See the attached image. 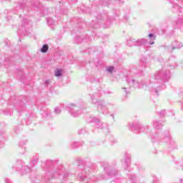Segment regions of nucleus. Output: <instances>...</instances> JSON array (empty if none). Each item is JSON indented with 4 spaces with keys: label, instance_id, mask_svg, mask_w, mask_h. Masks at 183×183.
<instances>
[{
    "label": "nucleus",
    "instance_id": "f257e3e1",
    "mask_svg": "<svg viewBox=\"0 0 183 183\" xmlns=\"http://www.w3.org/2000/svg\"><path fill=\"white\" fill-rule=\"evenodd\" d=\"M169 78H171V72L169 70L163 68L162 70H159L154 74L149 85L144 80L138 81L132 77H127V82L130 86H134V88L144 89L148 86L152 89L151 92L156 94L158 97V92L165 89L164 83L168 82Z\"/></svg>",
    "mask_w": 183,
    "mask_h": 183
},
{
    "label": "nucleus",
    "instance_id": "f03ea898",
    "mask_svg": "<svg viewBox=\"0 0 183 183\" xmlns=\"http://www.w3.org/2000/svg\"><path fill=\"white\" fill-rule=\"evenodd\" d=\"M153 128L155 129V132L151 133L150 137L152 142H164L165 144H169V148L174 149L177 145L175 142L171 139V134L169 130L162 132V127H164V122H159L154 120L153 122Z\"/></svg>",
    "mask_w": 183,
    "mask_h": 183
},
{
    "label": "nucleus",
    "instance_id": "7ed1b4c3",
    "mask_svg": "<svg viewBox=\"0 0 183 183\" xmlns=\"http://www.w3.org/2000/svg\"><path fill=\"white\" fill-rule=\"evenodd\" d=\"M101 166L105 172V174L100 176V178L102 179H109V178L118 175V169L112 164H109L107 162H102Z\"/></svg>",
    "mask_w": 183,
    "mask_h": 183
},
{
    "label": "nucleus",
    "instance_id": "20e7f679",
    "mask_svg": "<svg viewBox=\"0 0 183 183\" xmlns=\"http://www.w3.org/2000/svg\"><path fill=\"white\" fill-rule=\"evenodd\" d=\"M129 128L130 131H132V132H134V134H141V132H144L145 134H151V132L149 131V126H144L139 122L129 124Z\"/></svg>",
    "mask_w": 183,
    "mask_h": 183
},
{
    "label": "nucleus",
    "instance_id": "39448f33",
    "mask_svg": "<svg viewBox=\"0 0 183 183\" xmlns=\"http://www.w3.org/2000/svg\"><path fill=\"white\" fill-rule=\"evenodd\" d=\"M93 102L94 105L97 107V111L99 112H101L103 114H108V109H109V107H111L109 103H107L104 100L95 101L94 99Z\"/></svg>",
    "mask_w": 183,
    "mask_h": 183
},
{
    "label": "nucleus",
    "instance_id": "423d86ee",
    "mask_svg": "<svg viewBox=\"0 0 183 183\" xmlns=\"http://www.w3.org/2000/svg\"><path fill=\"white\" fill-rule=\"evenodd\" d=\"M93 125L97 129H102L105 134H109V125L107 123H104L99 120V119H97V117H94L92 119Z\"/></svg>",
    "mask_w": 183,
    "mask_h": 183
},
{
    "label": "nucleus",
    "instance_id": "0eeeda50",
    "mask_svg": "<svg viewBox=\"0 0 183 183\" xmlns=\"http://www.w3.org/2000/svg\"><path fill=\"white\" fill-rule=\"evenodd\" d=\"M147 65H148V63L147 62V59H141L140 63L135 71V76H138V75L139 76H142V75H144V69L147 68Z\"/></svg>",
    "mask_w": 183,
    "mask_h": 183
},
{
    "label": "nucleus",
    "instance_id": "6e6552de",
    "mask_svg": "<svg viewBox=\"0 0 183 183\" xmlns=\"http://www.w3.org/2000/svg\"><path fill=\"white\" fill-rule=\"evenodd\" d=\"M148 40L145 39H140L136 40L135 39H130L127 40L128 46H142V45H147Z\"/></svg>",
    "mask_w": 183,
    "mask_h": 183
},
{
    "label": "nucleus",
    "instance_id": "1a4fd4ad",
    "mask_svg": "<svg viewBox=\"0 0 183 183\" xmlns=\"http://www.w3.org/2000/svg\"><path fill=\"white\" fill-rule=\"evenodd\" d=\"M97 21L99 24H104L105 28H109L111 25V20L108 19V15L107 14H102L97 16Z\"/></svg>",
    "mask_w": 183,
    "mask_h": 183
},
{
    "label": "nucleus",
    "instance_id": "9d476101",
    "mask_svg": "<svg viewBox=\"0 0 183 183\" xmlns=\"http://www.w3.org/2000/svg\"><path fill=\"white\" fill-rule=\"evenodd\" d=\"M183 44L182 43L174 40L170 46H167L164 47V49L166 51H168V52L172 53L174 52V49H179L182 48Z\"/></svg>",
    "mask_w": 183,
    "mask_h": 183
},
{
    "label": "nucleus",
    "instance_id": "9b49d317",
    "mask_svg": "<svg viewBox=\"0 0 183 183\" xmlns=\"http://www.w3.org/2000/svg\"><path fill=\"white\" fill-rule=\"evenodd\" d=\"M122 162L124 169L127 170L131 167V154L126 153Z\"/></svg>",
    "mask_w": 183,
    "mask_h": 183
},
{
    "label": "nucleus",
    "instance_id": "f8f14e48",
    "mask_svg": "<svg viewBox=\"0 0 183 183\" xmlns=\"http://www.w3.org/2000/svg\"><path fill=\"white\" fill-rule=\"evenodd\" d=\"M148 36L150 39V41H149V45H154V44H155L154 41H155V39H157V36L153 33H150L149 34Z\"/></svg>",
    "mask_w": 183,
    "mask_h": 183
},
{
    "label": "nucleus",
    "instance_id": "ddd939ff",
    "mask_svg": "<svg viewBox=\"0 0 183 183\" xmlns=\"http://www.w3.org/2000/svg\"><path fill=\"white\" fill-rule=\"evenodd\" d=\"M129 179H130L131 182L135 183L137 181V175L135 174H130L128 176Z\"/></svg>",
    "mask_w": 183,
    "mask_h": 183
},
{
    "label": "nucleus",
    "instance_id": "4468645a",
    "mask_svg": "<svg viewBox=\"0 0 183 183\" xmlns=\"http://www.w3.org/2000/svg\"><path fill=\"white\" fill-rule=\"evenodd\" d=\"M114 69L115 67H114V66H109L108 67H107L106 71H107L109 74H113Z\"/></svg>",
    "mask_w": 183,
    "mask_h": 183
},
{
    "label": "nucleus",
    "instance_id": "2eb2a0df",
    "mask_svg": "<svg viewBox=\"0 0 183 183\" xmlns=\"http://www.w3.org/2000/svg\"><path fill=\"white\" fill-rule=\"evenodd\" d=\"M49 49V47L47 44H44L43 47L41 49V52H43V54H45V52H47Z\"/></svg>",
    "mask_w": 183,
    "mask_h": 183
},
{
    "label": "nucleus",
    "instance_id": "dca6fc26",
    "mask_svg": "<svg viewBox=\"0 0 183 183\" xmlns=\"http://www.w3.org/2000/svg\"><path fill=\"white\" fill-rule=\"evenodd\" d=\"M54 74L56 76H61L62 75V70L57 69L55 70Z\"/></svg>",
    "mask_w": 183,
    "mask_h": 183
},
{
    "label": "nucleus",
    "instance_id": "f3484780",
    "mask_svg": "<svg viewBox=\"0 0 183 183\" xmlns=\"http://www.w3.org/2000/svg\"><path fill=\"white\" fill-rule=\"evenodd\" d=\"M100 3L103 6H107L108 5V0H100Z\"/></svg>",
    "mask_w": 183,
    "mask_h": 183
},
{
    "label": "nucleus",
    "instance_id": "a211bd4d",
    "mask_svg": "<svg viewBox=\"0 0 183 183\" xmlns=\"http://www.w3.org/2000/svg\"><path fill=\"white\" fill-rule=\"evenodd\" d=\"M159 114L160 117H165L167 112H165V110H162Z\"/></svg>",
    "mask_w": 183,
    "mask_h": 183
},
{
    "label": "nucleus",
    "instance_id": "6ab92c4d",
    "mask_svg": "<svg viewBox=\"0 0 183 183\" xmlns=\"http://www.w3.org/2000/svg\"><path fill=\"white\" fill-rule=\"evenodd\" d=\"M122 89H124V92L127 94H128V92H127V88L124 87L122 88Z\"/></svg>",
    "mask_w": 183,
    "mask_h": 183
},
{
    "label": "nucleus",
    "instance_id": "aec40b11",
    "mask_svg": "<svg viewBox=\"0 0 183 183\" xmlns=\"http://www.w3.org/2000/svg\"><path fill=\"white\" fill-rule=\"evenodd\" d=\"M129 16H124V19H129Z\"/></svg>",
    "mask_w": 183,
    "mask_h": 183
},
{
    "label": "nucleus",
    "instance_id": "412c9836",
    "mask_svg": "<svg viewBox=\"0 0 183 183\" xmlns=\"http://www.w3.org/2000/svg\"><path fill=\"white\" fill-rule=\"evenodd\" d=\"M177 66V64H172V68H175Z\"/></svg>",
    "mask_w": 183,
    "mask_h": 183
},
{
    "label": "nucleus",
    "instance_id": "4be33fe9",
    "mask_svg": "<svg viewBox=\"0 0 183 183\" xmlns=\"http://www.w3.org/2000/svg\"><path fill=\"white\" fill-rule=\"evenodd\" d=\"M182 111H183V99H182Z\"/></svg>",
    "mask_w": 183,
    "mask_h": 183
},
{
    "label": "nucleus",
    "instance_id": "5701e85b",
    "mask_svg": "<svg viewBox=\"0 0 183 183\" xmlns=\"http://www.w3.org/2000/svg\"><path fill=\"white\" fill-rule=\"evenodd\" d=\"M182 181H183L182 179H180V182H181V183H182Z\"/></svg>",
    "mask_w": 183,
    "mask_h": 183
},
{
    "label": "nucleus",
    "instance_id": "b1692460",
    "mask_svg": "<svg viewBox=\"0 0 183 183\" xmlns=\"http://www.w3.org/2000/svg\"><path fill=\"white\" fill-rule=\"evenodd\" d=\"M92 167H93V168H95V164H93Z\"/></svg>",
    "mask_w": 183,
    "mask_h": 183
},
{
    "label": "nucleus",
    "instance_id": "393cba45",
    "mask_svg": "<svg viewBox=\"0 0 183 183\" xmlns=\"http://www.w3.org/2000/svg\"><path fill=\"white\" fill-rule=\"evenodd\" d=\"M111 117H112V118L114 119V115H111Z\"/></svg>",
    "mask_w": 183,
    "mask_h": 183
},
{
    "label": "nucleus",
    "instance_id": "a878e982",
    "mask_svg": "<svg viewBox=\"0 0 183 183\" xmlns=\"http://www.w3.org/2000/svg\"><path fill=\"white\" fill-rule=\"evenodd\" d=\"M93 179H95V177H93Z\"/></svg>",
    "mask_w": 183,
    "mask_h": 183
}]
</instances>
